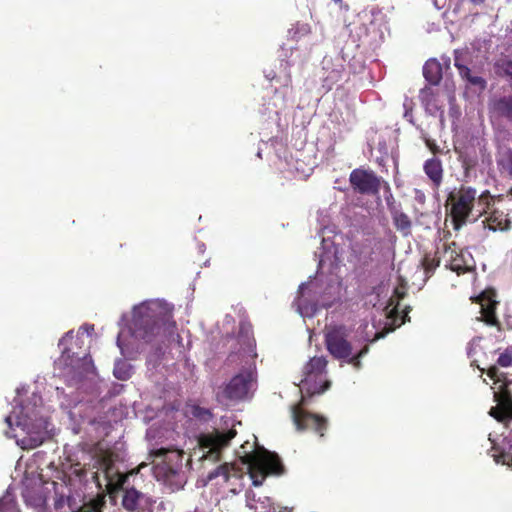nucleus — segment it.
Wrapping results in <instances>:
<instances>
[{
	"instance_id": "nucleus-38",
	"label": "nucleus",
	"mask_w": 512,
	"mask_h": 512,
	"mask_svg": "<svg viewBox=\"0 0 512 512\" xmlns=\"http://www.w3.org/2000/svg\"><path fill=\"white\" fill-rule=\"evenodd\" d=\"M73 473L78 476L79 478L86 476V470L82 467H80V464H76L73 467Z\"/></svg>"
},
{
	"instance_id": "nucleus-45",
	"label": "nucleus",
	"mask_w": 512,
	"mask_h": 512,
	"mask_svg": "<svg viewBox=\"0 0 512 512\" xmlns=\"http://www.w3.org/2000/svg\"><path fill=\"white\" fill-rule=\"evenodd\" d=\"M509 466H511V467H512V457H511V462H510V465H509Z\"/></svg>"
},
{
	"instance_id": "nucleus-44",
	"label": "nucleus",
	"mask_w": 512,
	"mask_h": 512,
	"mask_svg": "<svg viewBox=\"0 0 512 512\" xmlns=\"http://www.w3.org/2000/svg\"><path fill=\"white\" fill-rule=\"evenodd\" d=\"M509 194L512 196V187L509 190Z\"/></svg>"
},
{
	"instance_id": "nucleus-23",
	"label": "nucleus",
	"mask_w": 512,
	"mask_h": 512,
	"mask_svg": "<svg viewBox=\"0 0 512 512\" xmlns=\"http://www.w3.org/2000/svg\"><path fill=\"white\" fill-rule=\"evenodd\" d=\"M390 212L396 230L404 237L410 236L412 233V221L408 214L395 207L392 208Z\"/></svg>"
},
{
	"instance_id": "nucleus-1",
	"label": "nucleus",
	"mask_w": 512,
	"mask_h": 512,
	"mask_svg": "<svg viewBox=\"0 0 512 512\" xmlns=\"http://www.w3.org/2000/svg\"><path fill=\"white\" fill-rule=\"evenodd\" d=\"M132 325L134 335L146 342L152 341L161 330L171 334L176 328L171 313L164 311L157 303L138 307L134 311Z\"/></svg>"
},
{
	"instance_id": "nucleus-25",
	"label": "nucleus",
	"mask_w": 512,
	"mask_h": 512,
	"mask_svg": "<svg viewBox=\"0 0 512 512\" xmlns=\"http://www.w3.org/2000/svg\"><path fill=\"white\" fill-rule=\"evenodd\" d=\"M67 503L71 512H102V508L105 505V498L104 496L97 495L88 502L83 503L79 508L74 507L71 497L67 498Z\"/></svg>"
},
{
	"instance_id": "nucleus-8",
	"label": "nucleus",
	"mask_w": 512,
	"mask_h": 512,
	"mask_svg": "<svg viewBox=\"0 0 512 512\" xmlns=\"http://www.w3.org/2000/svg\"><path fill=\"white\" fill-rule=\"evenodd\" d=\"M153 455L162 458L160 469L166 480L177 478V489L182 488L183 479H180V472L183 466L184 452L174 448H159L153 451Z\"/></svg>"
},
{
	"instance_id": "nucleus-29",
	"label": "nucleus",
	"mask_w": 512,
	"mask_h": 512,
	"mask_svg": "<svg viewBox=\"0 0 512 512\" xmlns=\"http://www.w3.org/2000/svg\"><path fill=\"white\" fill-rule=\"evenodd\" d=\"M477 205L480 207V214H488L493 210L494 197L489 193V191H484L478 197Z\"/></svg>"
},
{
	"instance_id": "nucleus-22",
	"label": "nucleus",
	"mask_w": 512,
	"mask_h": 512,
	"mask_svg": "<svg viewBox=\"0 0 512 512\" xmlns=\"http://www.w3.org/2000/svg\"><path fill=\"white\" fill-rule=\"evenodd\" d=\"M454 66L457 68L461 78L466 80L471 86L478 87L482 90L486 88V80L481 76L473 75L470 68L460 61V57L458 55L454 58Z\"/></svg>"
},
{
	"instance_id": "nucleus-19",
	"label": "nucleus",
	"mask_w": 512,
	"mask_h": 512,
	"mask_svg": "<svg viewBox=\"0 0 512 512\" xmlns=\"http://www.w3.org/2000/svg\"><path fill=\"white\" fill-rule=\"evenodd\" d=\"M478 302L481 308V320L487 325L495 326L498 330H501V323L496 316L498 302L485 293L478 297Z\"/></svg>"
},
{
	"instance_id": "nucleus-26",
	"label": "nucleus",
	"mask_w": 512,
	"mask_h": 512,
	"mask_svg": "<svg viewBox=\"0 0 512 512\" xmlns=\"http://www.w3.org/2000/svg\"><path fill=\"white\" fill-rule=\"evenodd\" d=\"M219 476L223 478L224 482H229L231 478H241L242 470L234 464L224 463L210 472L208 478L212 480Z\"/></svg>"
},
{
	"instance_id": "nucleus-11",
	"label": "nucleus",
	"mask_w": 512,
	"mask_h": 512,
	"mask_svg": "<svg viewBox=\"0 0 512 512\" xmlns=\"http://www.w3.org/2000/svg\"><path fill=\"white\" fill-rule=\"evenodd\" d=\"M327 363L328 362L324 356H315L304 366V379L301 380L302 389H306L310 395L322 394L330 386L328 381L319 387L315 386L314 388H310L309 386L311 381H315L325 373Z\"/></svg>"
},
{
	"instance_id": "nucleus-24",
	"label": "nucleus",
	"mask_w": 512,
	"mask_h": 512,
	"mask_svg": "<svg viewBox=\"0 0 512 512\" xmlns=\"http://www.w3.org/2000/svg\"><path fill=\"white\" fill-rule=\"evenodd\" d=\"M423 75L431 85H438L443 77L442 65L436 59H429L423 66Z\"/></svg>"
},
{
	"instance_id": "nucleus-14",
	"label": "nucleus",
	"mask_w": 512,
	"mask_h": 512,
	"mask_svg": "<svg viewBox=\"0 0 512 512\" xmlns=\"http://www.w3.org/2000/svg\"><path fill=\"white\" fill-rule=\"evenodd\" d=\"M254 381L251 371L240 372L230 380L223 393L229 400H242L247 397Z\"/></svg>"
},
{
	"instance_id": "nucleus-16",
	"label": "nucleus",
	"mask_w": 512,
	"mask_h": 512,
	"mask_svg": "<svg viewBox=\"0 0 512 512\" xmlns=\"http://www.w3.org/2000/svg\"><path fill=\"white\" fill-rule=\"evenodd\" d=\"M496 406L491 407L489 414L498 422H506L512 420V396L508 390V383L503 384L500 392L494 393Z\"/></svg>"
},
{
	"instance_id": "nucleus-15",
	"label": "nucleus",
	"mask_w": 512,
	"mask_h": 512,
	"mask_svg": "<svg viewBox=\"0 0 512 512\" xmlns=\"http://www.w3.org/2000/svg\"><path fill=\"white\" fill-rule=\"evenodd\" d=\"M488 114L491 123L506 122L512 125V94L491 99L488 104Z\"/></svg>"
},
{
	"instance_id": "nucleus-40",
	"label": "nucleus",
	"mask_w": 512,
	"mask_h": 512,
	"mask_svg": "<svg viewBox=\"0 0 512 512\" xmlns=\"http://www.w3.org/2000/svg\"><path fill=\"white\" fill-rule=\"evenodd\" d=\"M73 337V331H68L60 340H59V346H62L64 341L67 339V338H72Z\"/></svg>"
},
{
	"instance_id": "nucleus-21",
	"label": "nucleus",
	"mask_w": 512,
	"mask_h": 512,
	"mask_svg": "<svg viewBox=\"0 0 512 512\" xmlns=\"http://www.w3.org/2000/svg\"><path fill=\"white\" fill-rule=\"evenodd\" d=\"M485 226L491 231H503L509 228L510 220L503 211L493 209L483 221Z\"/></svg>"
},
{
	"instance_id": "nucleus-32",
	"label": "nucleus",
	"mask_w": 512,
	"mask_h": 512,
	"mask_svg": "<svg viewBox=\"0 0 512 512\" xmlns=\"http://www.w3.org/2000/svg\"><path fill=\"white\" fill-rule=\"evenodd\" d=\"M260 504V507L255 504L249 505L251 509H254L255 512H278V507H276L269 498H265V501H257Z\"/></svg>"
},
{
	"instance_id": "nucleus-31",
	"label": "nucleus",
	"mask_w": 512,
	"mask_h": 512,
	"mask_svg": "<svg viewBox=\"0 0 512 512\" xmlns=\"http://www.w3.org/2000/svg\"><path fill=\"white\" fill-rule=\"evenodd\" d=\"M459 160L466 171L475 168L478 163L477 157L471 156L467 151L459 152Z\"/></svg>"
},
{
	"instance_id": "nucleus-7",
	"label": "nucleus",
	"mask_w": 512,
	"mask_h": 512,
	"mask_svg": "<svg viewBox=\"0 0 512 512\" xmlns=\"http://www.w3.org/2000/svg\"><path fill=\"white\" fill-rule=\"evenodd\" d=\"M236 435L235 430H229L225 433L214 431L212 433L201 434L198 438V444L203 451L201 459L212 462L221 459L222 450L229 445V442Z\"/></svg>"
},
{
	"instance_id": "nucleus-20",
	"label": "nucleus",
	"mask_w": 512,
	"mask_h": 512,
	"mask_svg": "<svg viewBox=\"0 0 512 512\" xmlns=\"http://www.w3.org/2000/svg\"><path fill=\"white\" fill-rule=\"evenodd\" d=\"M423 170L435 189H438L443 182L444 169L442 161L438 157H431L423 164Z\"/></svg>"
},
{
	"instance_id": "nucleus-18",
	"label": "nucleus",
	"mask_w": 512,
	"mask_h": 512,
	"mask_svg": "<svg viewBox=\"0 0 512 512\" xmlns=\"http://www.w3.org/2000/svg\"><path fill=\"white\" fill-rule=\"evenodd\" d=\"M322 69L324 71L322 86L326 91H330L335 84L342 80L345 74V67L339 59L334 62L332 59L324 58Z\"/></svg>"
},
{
	"instance_id": "nucleus-5",
	"label": "nucleus",
	"mask_w": 512,
	"mask_h": 512,
	"mask_svg": "<svg viewBox=\"0 0 512 512\" xmlns=\"http://www.w3.org/2000/svg\"><path fill=\"white\" fill-rule=\"evenodd\" d=\"M476 200V190L472 187L461 186L459 191L450 193L448 201L452 202L451 217L454 228L459 229L466 223Z\"/></svg>"
},
{
	"instance_id": "nucleus-33",
	"label": "nucleus",
	"mask_w": 512,
	"mask_h": 512,
	"mask_svg": "<svg viewBox=\"0 0 512 512\" xmlns=\"http://www.w3.org/2000/svg\"><path fill=\"white\" fill-rule=\"evenodd\" d=\"M494 453L492 457L497 464L510 465L512 455L505 451H499L498 448L493 447Z\"/></svg>"
},
{
	"instance_id": "nucleus-36",
	"label": "nucleus",
	"mask_w": 512,
	"mask_h": 512,
	"mask_svg": "<svg viewBox=\"0 0 512 512\" xmlns=\"http://www.w3.org/2000/svg\"><path fill=\"white\" fill-rule=\"evenodd\" d=\"M114 376L117 379L126 380V379H128L130 377V373H129L128 370L122 369V367L120 365H117L114 368Z\"/></svg>"
},
{
	"instance_id": "nucleus-6",
	"label": "nucleus",
	"mask_w": 512,
	"mask_h": 512,
	"mask_svg": "<svg viewBox=\"0 0 512 512\" xmlns=\"http://www.w3.org/2000/svg\"><path fill=\"white\" fill-rule=\"evenodd\" d=\"M97 462L107 481L106 487L110 494H116L124 489L129 477L139 472V469H132L127 473H120L115 467L114 454L111 452L103 453Z\"/></svg>"
},
{
	"instance_id": "nucleus-35",
	"label": "nucleus",
	"mask_w": 512,
	"mask_h": 512,
	"mask_svg": "<svg viewBox=\"0 0 512 512\" xmlns=\"http://www.w3.org/2000/svg\"><path fill=\"white\" fill-rule=\"evenodd\" d=\"M425 145L433 153V155L435 157H436V155L442 153V149L440 148V146L433 139L426 138L425 139Z\"/></svg>"
},
{
	"instance_id": "nucleus-30",
	"label": "nucleus",
	"mask_w": 512,
	"mask_h": 512,
	"mask_svg": "<svg viewBox=\"0 0 512 512\" xmlns=\"http://www.w3.org/2000/svg\"><path fill=\"white\" fill-rule=\"evenodd\" d=\"M440 265V259L436 256L431 257L430 255H425L422 260V266L426 276L430 277L435 269Z\"/></svg>"
},
{
	"instance_id": "nucleus-34",
	"label": "nucleus",
	"mask_w": 512,
	"mask_h": 512,
	"mask_svg": "<svg viewBox=\"0 0 512 512\" xmlns=\"http://www.w3.org/2000/svg\"><path fill=\"white\" fill-rule=\"evenodd\" d=\"M480 342H481V338L475 337L468 343L467 356L469 358H474L476 356L478 350L481 349Z\"/></svg>"
},
{
	"instance_id": "nucleus-4",
	"label": "nucleus",
	"mask_w": 512,
	"mask_h": 512,
	"mask_svg": "<svg viewBox=\"0 0 512 512\" xmlns=\"http://www.w3.org/2000/svg\"><path fill=\"white\" fill-rule=\"evenodd\" d=\"M16 425L26 431L27 436L23 437L18 444L23 449L31 450L42 445L46 439V426L42 419H37L36 416L32 417L28 413L21 411L20 415H15Z\"/></svg>"
},
{
	"instance_id": "nucleus-12",
	"label": "nucleus",
	"mask_w": 512,
	"mask_h": 512,
	"mask_svg": "<svg viewBox=\"0 0 512 512\" xmlns=\"http://www.w3.org/2000/svg\"><path fill=\"white\" fill-rule=\"evenodd\" d=\"M120 491H123L122 506L125 510L129 512L137 510L148 512L153 511L156 501L133 486L130 487L129 480L125 484L124 489H121Z\"/></svg>"
},
{
	"instance_id": "nucleus-9",
	"label": "nucleus",
	"mask_w": 512,
	"mask_h": 512,
	"mask_svg": "<svg viewBox=\"0 0 512 512\" xmlns=\"http://www.w3.org/2000/svg\"><path fill=\"white\" fill-rule=\"evenodd\" d=\"M443 258L446 261V268L458 275L470 272L475 268L472 254L466 249H459L455 242L444 244Z\"/></svg>"
},
{
	"instance_id": "nucleus-10",
	"label": "nucleus",
	"mask_w": 512,
	"mask_h": 512,
	"mask_svg": "<svg viewBox=\"0 0 512 512\" xmlns=\"http://www.w3.org/2000/svg\"><path fill=\"white\" fill-rule=\"evenodd\" d=\"M349 183L352 189L362 195H377L381 189L382 178L373 170L355 168L349 175Z\"/></svg>"
},
{
	"instance_id": "nucleus-28",
	"label": "nucleus",
	"mask_w": 512,
	"mask_h": 512,
	"mask_svg": "<svg viewBox=\"0 0 512 512\" xmlns=\"http://www.w3.org/2000/svg\"><path fill=\"white\" fill-rule=\"evenodd\" d=\"M420 100L428 111H437L440 109V106L437 104L436 94L430 87L421 89Z\"/></svg>"
},
{
	"instance_id": "nucleus-43",
	"label": "nucleus",
	"mask_w": 512,
	"mask_h": 512,
	"mask_svg": "<svg viewBox=\"0 0 512 512\" xmlns=\"http://www.w3.org/2000/svg\"><path fill=\"white\" fill-rule=\"evenodd\" d=\"M278 512H291L289 509H287L286 507H278Z\"/></svg>"
},
{
	"instance_id": "nucleus-27",
	"label": "nucleus",
	"mask_w": 512,
	"mask_h": 512,
	"mask_svg": "<svg viewBox=\"0 0 512 512\" xmlns=\"http://www.w3.org/2000/svg\"><path fill=\"white\" fill-rule=\"evenodd\" d=\"M493 70L496 76L512 81V59L508 55L497 57L493 62Z\"/></svg>"
},
{
	"instance_id": "nucleus-3",
	"label": "nucleus",
	"mask_w": 512,
	"mask_h": 512,
	"mask_svg": "<svg viewBox=\"0 0 512 512\" xmlns=\"http://www.w3.org/2000/svg\"><path fill=\"white\" fill-rule=\"evenodd\" d=\"M325 346L335 359L345 360L355 369L362 367L361 359L369 351V346L366 344L356 354H353V347L348 340L347 329L342 325L332 327L325 333Z\"/></svg>"
},
{
	"instance_id": "nucleus-13",
	"label": "nucleus",
	"mask_w": 512,
	"mask_h": 512,
	"mask_svg": "<svg viewBox=\"0 0 512 512\" xmlns=\"http://www.w3.org/2000/svg\"><path fill=\"white\" fill-rule=\"evenodd\" d=\"M294 424L299 431L312 429L321 437L327 429V419L318 414L303 410L300 406H294L292 410Z\"/></svg>"
},
{
	"instance_id": "nucleus-37",
	"label": "nucleus",
	"mask_w": 512,
	"mask_h": 512,
	"mask_svg": "<svg viewBox=\"0 0 512 512\" xmlns=\"http://www.w3.org/2000/svg\"><path fill=\"white\" fill-rule=\"evenodd\" d=\"M193 416L197 418H204L207 415H210V412L207 409L201 408L199 406H194L192 409Z\"/></svg>"
},
{
	"instance_id": "nucleus-42",
	"label": "nucleus",
	"mask_w": 512,
	"mask_h": 512,
	"mask_svg": "<svg viewBox=\"0 0 512 512\" xmlns=\"http://www.w3.org/2000/svg\"><path fill=\"white\" fill-rule=\"evenodd\" d=\"M474 5H481L485 2V0H469Z\"/></svg>"
},
{
	"instance_id": "nucleus-39",
	"label": "nucleus",
	"mask_w": 512,
	"mask_h": 512,
	"mask_svg": "<svg viewBox=\"0 0 512 512\" xmlns=\"http://www.w3.org/2000/svg\"><path fill=\"white\" fill-rule=\"evenodd\" d=\"M506 170L512 175V150H509L506 154Z\"/></svg>"
},
{
	"instance_id": "nucleus-41",
	"label": "nucleus",
	"mask_w": 512,
	"mask_h": 512,
	"mask_svg": "<svg viewBox=\"0 0 512 512\" xmlns=\"http://www.w3.org/2000/svg\"><path fill=\"white\" fill-rule=\"evenodd\" d=\"M5 422L7 423L9 428H12L13 426V416L9 415L5 417Z\"/></svg>"
},
{
	"instance_id": "nucleus-2",
	"label": "nucleus",
	"mask_w": 512,
	"mask_h": 512,
	"mask_svg": "<svg viewBox=\"0 0 512 512\" xmlns=\"http://www.w3.org/2000/svg\"><path fill=\"white\" fill-rule=\"evenodd\" d=\"M241 460L248 466V473L254 486H260L268 475H280L284 466L276 453L264 448L255 450L249 442L241 445Z\"/></svg>"
},
{
	"instance_id": "nucleus-17",
	"label": "nucleus",
	"mask_w": 512,
	"mask_h": 512,
	"mask_svg": "<svg viewBox=\"0 0 512 512\" xmlns=\"http://www.w3.org/2000/svg\"><path fill=\"white\" fill-rule=\"evenodd\" d=\"M497 365L500 367H503V368L512 367V347H507L502 353H500V355L497 359V364L491 365L486 370L488 377L490 379H492L494 381V383H500V382H503V384L507 383L506 382L507 374L504 372H500ZM471 366L476 367L482 373L485 372V369L481 368L478 365V361L476 359L472 360Z\"/></svg>"
}]
</instances>
